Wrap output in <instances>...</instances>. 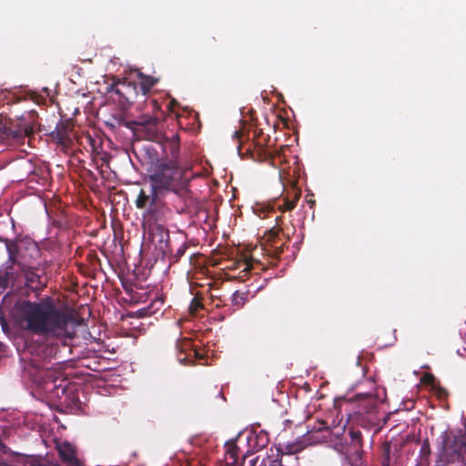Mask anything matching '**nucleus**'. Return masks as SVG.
Segmentation results:
<instances>
[{"mask_svg":"<svg viewBox=\"0 0 466 466\" xmlns=\"http://www.w3.org/2000/svg\"><path fill=\"white\" fill-rule=\"evenodd\" d=\"M14 313L25 330L34 335L61 341L72 338L68 330L72 316L59 309L50 297L39 301L18 300L14 306Z\"/></svg>","mask_w":466,"mask_h":466,"instance_id":"1","label":"nucleus"},{"mask_svg":"<svg viewBox=\"0 0 466 466\" xmlns=\"http://www.w3.org/2000/svg\"><path fill=\"white\" fill-rule=\"evenodd\" d=\"M192 175L190 170L181 167L178 163L158 160L148 176L154 195L162 191L173 192L184 202L191 198L189 183Z\"/></svg>","mask_w":466,"mask_h":466,"instance_id":"2","label":"nucleus"},{"mask_svg":"<svg viewBox=\"0 0 466 466\" xmlns=\"http://www.w3.org/2000/svg\"><path fill=\"white\" fill-rule=\"evenodd\" d=\"M158 123L159 120L157 116H141L136 120L128 121L126 126L140 138L158 142L162 138Z\"/></svg>","mask_w":466,"mask_h":466,"instance_id":"3","label":"nucleus"},{"mask_svg":"<svg viewBox=\"0 0 466 466\" xmlns=\"http://www.w3.org/2000/svg\"><path fill=\"white\" fill-rule=\"evenodd\" d=\"M173 211L164 202L152 199L147 212L144 214L143 227L163 225L172 219Z\"/></svg>","mask_w":466,"mask_h":466,"instance_id":"4","label":"nucleus"},{"mask_svg":"<svg viewBox=\"0 0 466 466\" xmlns=\"http://www.w3.org/2000/svg\"><path fill=\"white\" fill-rule=\"evenodd\" d=\"M5 248L8 253V259L4 265L3 273L6 281H14L21 271L19 268V247L14 240L5 238Z\"/></svg>","mask_w":466,"mask_h":466,"instance_id":"5","label":"nucleus"},{"mask_svg":"<svg viewBox=\"0 0 466 466\" xmlns=\"http://www.w3.org/2000/svg\"><path fill=\"white\" fill-rule=\"evenodd\" d=\"M111 92L118 96V103L121 106H129L138 96L136 82L117 81L111 86Z\"/></svg>","mask_w":466,"mask_h":466,"instance_id":"6","label":"nucleus"},{"mask_svg":"<svg viewBox=\"0 0 466 466\" xmlns=\"http://www.w3.org/2000/svg\"><path fill=\"white\" fill-rule=\"evenodd\" d=\"M41 249L35 242H26L24 249L19 248V268H41Z\"/></svg>","mask_w":466,"mask_h":466,"instance_id":"7","label":"nucleus"},{"mask_svg":"<svg viewBox=\"0 0 466 466\" xmlns=\"http://www.w3.org/2000/svg\"><path fill=\"white\" fill-rule=\"evenodd\" d=\"M145 228L148 230L149 238L157 248L164 254L171 251L169 230L164 225H153L146 227Z\"/></svg>","mask_w":466,"mask_h":466,"instance_id":"8","label":"nucleus"},{"mask_svg":"<svg viewBox=\"0 0 466 466\" xmlns=\"http://www.w3.org/2000/svg\"><path fill=\"white\" fill-rule=\"evenodd\" d=\"M56 451L65 466H83L76 454L75 447L68 441L57 443Z\"/></svg>","mask_w":466,"mask_h":466,"instance_id":"9","label":"nucleus"},{"mask_svg":"<svg viewBox=\"0 0 466 466\" xmlns=\"http://www.w3.org/2000/svg\"><path fill=\"white\" fill-rule=\"evenodd\" d=\"M247 454H240V450L234 441L225 444V466H243Z\"/></svg>","mask_w":466,"mask_h":466,"instance_id":"10","label":"nucleus"},{"mask_svg":"<svg viewBox=\"0 0 466 466\" xmlns=\"http://www.w3.org/2000/svg\"><path fill=\"white\" fill-rule=\"evenodd\" d=\"M283 231L282 228H272L265 234V241L268 245V251L272 252V255L276 258L280 257L284 252V243L278 244L279 241V233Z\"/></svg>","mask_w":466,"mask_h":466,"instance_id":"11","label":"nucleus"},{"mask_svg":"<svg viewBox=\"0 0 466 466\" xmlns=\"http://www.w3.org/2000/svg\"><path fill=\"white\" fill-rule=\"evenodd\" d=\"M441 462H444L441 466H466V440L462 441L461 449L458 452H454L448 458V450L444 451L441 455Z\"/></svg>","mask_w":466,"mask_h":466,"instance_id":"12","label":"nucleus"},{"mask_svg":"<svg viewBox=\"0 0 466 466\" xmlns=\"http://www.w3.org/2000/svg\"><path fill=\"white\" fill-rule=\"evenodd\" d=\"M180 148V140L177 134L173 135L171 137L165 139L164 150L167 154V157L162 160L172 161L173 163H178Z\"/></svg>","mask_w":466,"mask_h":466,"instance_id":"13","label":"nucleus"},{"mask_svg":"<svg viewBox=\"0 0 466 466\" xmlns=\"http://www.w3.org/2000/svg\"><path fill=\"white\" fill-rule=\"evenodd\" d=\"M306 448V443L302 439H297L295 441L279 445L277 448L276 457L282 459L283 455H293L302 451Z\"/></svg>","mask_w":466,"mask_h":466,"instance_id":"14","label":"nucleus"},{"mask_svg":"<svg viewBox=\"0 0 466 466\" xmlns=\"http://www.w3.org/2000/svg\"><path fill=\"white\" fill-rule=\"evenodd\" d=\"M41 268H21V272L24 274L26 282L33 289H40L45 287V281L43 280V277L38 274L36 271Z\"/></svg>","mask_w":466,"mask_h":466,"instance_id":"15","label":"nucleus"},{"mask_svg":"<svg viewBox=\"0 0 466 466\" xmlns=\"http://www.w3.org/2000/svg\"><path fill=\"white\" fill-rule=\"evenodd\" d=\"M51 137L65 149L69 147L72 144L68 127L65 123L58 125L56 129L52 131Z\"/></svg>","mask_w":466,"mask_h":466,"instance_id":"16","label":"nucleus"},{"mask_svg":"<svg viewBox=\"0 0 466 466\" xmlns=\"http://www.w3.org/2000/svg\"><path fill=\"white\" fill-rule=\"evenodd\" d=\"M249 446L255 451H260L269 442V435L265 431L253 432L248 439Z\"/></svg>","mask_w":466,"mask_h":466,"instance_id":"17","label":"nucleus"},{"mask_svg":"<svg viewBox=\"0 0 466 466\" xmlns=\"http://www.w3.org/2000/svg\"><path fill=\"white\" fill-rule=\"evenodd\" d=\"M157 82L158 79L152 76L138 73L137 82L138 93H141L142 96H147Z\"/></svg>","mask_w":466,"mask_h":466,"instance_id":"18","label":"nucleus"},{"mask_svg":"<svg viewBox=\"0 0 466 466\" xmlns=\"http://www.w3.org/2000/svg\"><path fill=\"white\" fill-rule=\"evenodd\" d=\"M164 299L162 298H156L148 306L139 309L141 317H147L156 314L162 310Z\"/></svg>","mask_w":466,"mask_h":466,"instance_id":"19","label":"nucleus"},{"mask_svg":"<svg viewBox=\"0 0 466 466\" xmlns=\"http://www.w3.org/2000/svg\"><path fill=\"white\" fill-rule=\"evenodd\" d=\"M281 461L279 458L276 456H266L260 458L257 456L256 458L249 461V466H280Z\"/></svg>","mask_w":466,"mask_h":466,"instance_id":"20","label":"nucleus"},{"mask_svg":"<svg viewBox=\"0 0 466 466\" xmlns=\"http://www.w3.org/2000/svg\"><path fill=\"white\" fill-rule=\"evenodd\" d=\"M157 195H154L152 192L151 195H147L144 189H140L138 196L136 199V207L139 209L145 208L152 199L157 200Z\"/></svg>","mask_w":466,"mask_h":466,"instance_id":"21","label":"nucleus"},{"mask_svg":"<svg viewBox=\"0 0 466 466\" xmlns=\"http://www.w3.org/2000/svg\"><path fill=\"white\" fill-rule=\"evenodd\" d=\"M248 291L237 290L233 293L231 298V303L237 309L242 308L248 300Z\"/></svg>","mask_w":466,"mask_h":466,"instance_id":"22","label":"nucleus"},{"mask_svg":"<svg viewBox=\"0 0 466 466\" xmlns=\"http://www.w3.org/2000/svg\"><path fill=\"white\" fill-rule=\"evenodd\" d=\"M293 193H294V196H293L292 199H289V198L285 199V201L282 205L283 211L292 210L296 207L297 201L299 200V198L300 197V192L299 191V189L297 187H295V188H293Z\"/></svg>","mask_w":466,"mask_h":466,"instance_id":"23","label":"nucleus"},{"mask_svg":"<svg viewBox=\"0 0 466 466\" xmlns=\"http://www.w3.org/2000/svg\"><path fill=\"white\" fill-rule=\"evenodd\" d=\"M390 453H391L390 444L389 442H384L382 444L381 466H390Z\"/></svg>","mask_w":466,"mask_h":466,"instance_id":"24","label":"nucleus"},{"mask_svg":"<svg viewBox=\"0 0 466 466\" xmlns=\"http://www.w3.org/2000/svg\"><path fill=\"white\" fill-rule=\"evenodd\" d=\"M251 263L248 259L238 260L233 263L230 268L240 269L241 272H248L251 269Z\"/></svg>","mask_w":466,"mask_h":466,"instance_id":"25","label":"nucleus"},{"mask_svg":"<svg viewBox=\"0 0 466 466\" xmlns=\"http://www.w3.org/2000/svg\"><path fill=\"white\" fill-rule=\"evenodd\" d=\"M187 249V245L186 243H183L174 253L173 262H178L179 259L185 255V252Z\"/></svg>","mask_w":466,"mask_h":466,"instance_id":"26","label":"nucleus"},{"mask_svg":"<svg viewBox=\"0 0 466 466\" xmlns=\"http://www.w3.org/2000/svg\"><path fill=\"white\" fill-rule=\"evenodd\" d=\"M350 463L352 466H361L362 465V452L356 451L352 456H350Z\"/></svg>","mask_w":466,"mask_h":466,"instance_id":"27","label":"nucleus"},{"mask_svg":"<svg viewBox=\"0 0 466 466\" xmlns=\"http://www.w3.org/2000/svg\"><path fill=\"white\" fill-rule=\"evenodd\" d=\"M189 309L192 313H197L199 309H203V304L198 297H195L191 301Z\"/></svg>","mask_w":466,"mask_h":466,"instance_id":"28","label":"nucleus"},{"mask_svg":"<svg viewBox=\"0 0 466 466\" xmlns=\"http://www.w3.org/2000/svg\"><path fill=\"white\" fill-rule=\"evenodd\" d=\"M191 346V342L189 339H183L182 340L180 341H177V350H179L181 352L186 350L187 348H189Z\"/></svg>","mask_w":466,"mask_h":466,"instance_id":"29","label":"nucleus"},{"mask_svg":"<svg viewBox=\"0 0 466 466\" xmlns=\"http://www.w3.org/2000/svg\"><path fill=\"white\" fill-rule=\"evenodd\" d=\"M256 147H258V153L259 156L263 155L265 157H268L267 149L263 147V144L261 142H258L256 144Z\"/></svg>","mask_w":466,"mask_h":466,"instance_id":"30","label":"nucleus"},{"mask_svg":"<svg viewBox=\"0 0 466 466\" xmlns=\"http://www.w3.org/2000/svg\"><path fill=\"white\" fill-rule=\"evenodd\" d=\"M38 372H39V377L37 379H35V381L40 382V379H44V373H46V371L43 370H39Z\"/></svg>","mask_w":466,"mask_h":466,"instance_id":"31","label":"nucleus"},{"mask_svg":"<svg viewBox=\"0 0 466 466\" xmlns=\"http://www.w3.org/2000/svg\"><path fill=\"white\" fill-rule=\"evenodd\" d=\"M234 137H235L238 140H240V137H242V133H241V131H235V133H234Z\"/></svg>","mask_w":466,"mask_h":466,"instance_id":"32","label":"nucleus"},{"mask_svg":"<svg viewBox=\"0 0 466 466\" xmlns=\"http://www.w3.org/2000/svg\"><path fill=\"white\" fill-rule=\"evenodd\" d=\"M49 350H50V352L54 351V355H56V350H57V345H51Z\"/></svg>","mask_w":466,"mask_h":466,"instance_id":"33","label":"nucleus"},{"mask_svg":"<svg viewBox=\"0 0 466 466\" xmlns=\"http://www.w3.org/2000/svg\"><path fill=\"white\" fill-rule=\"evenodd\" d=\"M0 466H11L7 461L4 459L0 458Z\"/></svg>","mask_w":466,"mask_h":466,"instance_id":"34","label":"nucleus"},{"mask_svg":"<svg viewBox=\"0 0 466 466\" xmlns=\"http://www.w3.org/2000/svg\"><path fill=\"white\" fill-rule=\"evenodd\" d=\"M351 435H352V438H353V439H356V438L360 437V436H361V433H360V431H355V432H352V434H351Z\"/></svg>","mask_w":466,"mask_h":466,"instance_id":"35","label":"nucleus"},{"mask_svg":"<svg viewBox=\"0 0 466 466\" xmlns=\"http://www.w3.org/2000/svg\"><path fill=\"white\" fill-rule=\"evenodd\" d=\"M187 359V356L186 355L185 357L181 358L179 357L178 358V360L181 362V363H185L186 360Z\"/></svg>","mask_w":466,"mask_h":466,"instance_id":"36","label":"nucleus"},{"mask_svg":"<svg viewBox=\"0 0 466 466\" xmlns=\"http://www.w3.org/2000/svg\"><path fill=\"white\" fill-rule=\"evenodd\" d=\"M152 104H153V108H158L159 107V106H158L157 101L153 100Z\"/></svg>","mask_w":466,"mask_h":466,"instance_id":"37","label":"nucleus"},{"mask_svg":"<svg viewBox=\"0 0 466 466\" xmlns=\"http://www.w3.org/2000/svg\"><path fill=\"white\" fill-rule=\"evenodd\" d=\"M308 202H309V204L310 205L311 208L315 205V200H311L310 199Z\"/></svg>","mask_w":466,"mask_h":466,"instance_id":"38","label":"nucleus"},{"mask_svg":"<svg viewBox=\"0 0 466 466\" xmlns=\"http://www.w3.org/2000/svg\"><path fill=\"white\" fill-rule=\"evenodd\" d=\"M241 147H242V143L239 142V144L238 145V152L240 153L241 151Z\"/></svg>","mask_w":466,"mask_h":466,"instance_id":"39","label":"nucleus"},{"mask_svg":"<svg viewBox=\"0 0 466 466\" xmlns=\"http://www.w3.org/2000/svg\"><path fill=\"white\" fill-rule=\"evenodd\" d=\"M363 396H364V394H357V397H358V398H361V397H363ZM365 396H370V394H365Z\"/></svg>","mask_w":466,"mask_h":466,"instance_id":"40","label":"nucleus"}]
</instances>
